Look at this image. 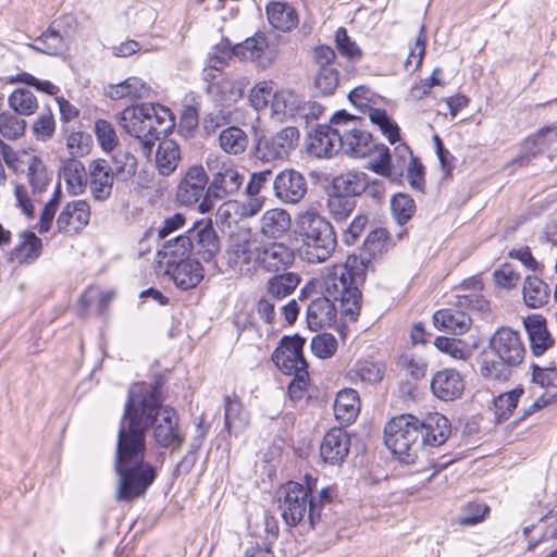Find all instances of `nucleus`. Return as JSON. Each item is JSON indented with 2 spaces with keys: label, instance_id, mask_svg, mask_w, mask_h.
<instances>
[{
  "label": "nucleus",
  "instance_id": "nucleus-4",
  "mask_svg": "<svg viewBox=\"0 0 557 557\" xmlns=\"http://www.w3.org/2000/svg\"><path fill=\"white\" fill-rule=\"evenodd\" d=\"M488 346L495 358H483L480 369L482 376L498 381L508 380L511 369L519 366L525 356L520 334L510 327H500L490 338Z\"/></svg>",
  "mask_w": 557,
  "mask_h": 557
},
{
  "label": "nucleus",
  "instance_id": "nucleus-16",
  "mask_svg": "<svg viewBox=\"0 0 557 557\" xmlns=\"http://www.w3.org/2000/svg\"><path fill=\"white\" fill-rule=\"evenodd\" d=\"M273 193L284 203H298L307 194V181L300 172L285 169L275 175Z\"/></svg>",
  "mask_w": 557,
  "mask_h": 557
},
{
  "label": "nucleus",
  "instance_id": "nucleus-44",
  "mask_svg": "<svg viewBox=\"0 0 557 557\" xmlns=\"http://www.w3.org/2000/svg\"><path fill=\"white\" fill-rule=\"evenodd\" d=\"M111 168L112 173L117 181L127 182L135 176L138 162L133 153L119 150L112 157Z\"/></svg>",
  "mask_w": 557,
  "mask_h": 557
},
{
  "label": "nucleus",
  "instance_id": "nucleus-50",
  "mask_svg": "<svg viewBox=\"0 0 557 557\" xmlns=\"http://www.w3.org/2000/svg\"><path fill=\"white\" fill-rule=\"evenodd\" d=\"M356 201L352 198L344 197L343 195L334 194L330 196L326 207L331 216L336 222L346 220L354 211Z\"/></svg>",
  "mask_w": 557,
  "mask_h": 557
},
{
  "label": "nucleus",
  "instance_id": "nucleus-22",
  "mask_svg": "<svg viewBox=\"0 0 557 557\" xmlns=\"http://www.w3.org/2000/svg\"><path fill=\"white\" fill-rule=\"evenodd\" d=\"M431 389L435 397L444 401L459 398L465 389L461 374L454 369L437 371L431 381Z\"/></svg>",
  "mask_w": 557,
  "mask_h": 557
},
{
  "label": "nucleus",
  "instance_id": "nucleus-54",
  "mask_svg": "<svg viewBox=\"0 0 557 557\" xmlns=\"http://www.w3.org/2000/svg\"><path fill=\"white\" fill-rule=\"evenodd\" d=\"M299 102L295 111L294 121L308 125L309 123L317 121L323 113L324 108L317 101L306 100L299 96Z\"/></svg>",
  "mask_w": 557,
  "mask_h": 557
},
{
  "label": "nucleus",
  "instance_id": "nucleus-38",
  "mask_svg": "<svg viewBox=\"0 0 557 557\" xmlns=\"http://www.w3.org/2000/svg\"><path fill=\"white\" fill-rule=\"evenodd\" d=\"M299 102V95L290 90L276 91L271 101V116L276 122L293 120Z\"/></svg>",
  "mask_w": 557,
  "mask_h": 557
},
{
  "label": "nucleus",
  "instance_id": "nucleus-14",
  "mask_svg": "<svg viewBox=\"0 0 557 557\" xmlns=\"http://www.w3.org/2000/svg\"><path fill=\"white\" fill-rule=\"evenodd\" d=\"M557 152V125L542 128L522 144V154L515 158L513 165H524L531 157L546 154L549 159Z\"/></svg>",
  "mask_w": 557,
  "mask_h": 557
},
{
  "label": "nucleus",
  "instance_id": "nucleus-56",
  "mask_svg": "<svg viewBox=\"0 0 557 557\" xmlns=\"http://www.w3.org/2000/svg\"><path fill=\"white\" fill-rule=\"evenodd\" d=\"M95 134L101 148L110 152L119 143L117 135L111 123L106 120H98L95 123Z\"/></svg>",
  "mask_w": 557,
  "mask_h": 557
},
{
  "label": "nucleus",
  "instance_id": "nucleus-47",
  "mask_svg": "<svg viewBox=\"0 0 557 557\" xmlns=\"http://www.w3.org/2000/svg\"><path fill=\"white\" fill-rule=\"evenodd\" d=\"M27 166V180L33 189V193H41L51 181V175L48 173L46 165L37 156L30 159Z\"/></svg>",
  "mask_w": 557,
  "mask_h": 557
},
{
  "label": "nucleus",
  "instance_id": "nucleus-7",
  "mask_svg": "<svg viewBox=\"0 0 557 557\" xmlns=\"http://www.w3.org/2000/svg\"><path fill=\"white\" fill-rule=\"evenodd\" d=\"M277 497L286 524L295 527L304 522L313 529L320 520V513L310 497L309 487L289 481L277 491Z\"/></svg>",
  "mask_w": 557,
  "mask_h": 557
},
{
  "label": "nucleus",
  "instance_id": "nucleus-10",
  "mask_svg": "<svg viewBox=\"0 0 557 557\" xmlns=\"http://www.w3.org/2000/svg\"><path fill=\"white\" fill-rule=\"evenodd\" d=\"M281 39L278 35L269 39L263 33H256L252 37L234 46V55L243 61L252 62L259 69H268L278 55Z\"/></svg>",
  "mask_w": 557,
  "mask_h": 557
},
{
  "label": "nucleus",
  "instance_id": "nucleus-29",
  "mask_svg": "<svg viewBox=\"0 0 557 557\" xmlns=\"http://www.w3.org/2000/svg\"><path fill=\"white\" fill-rule=\"evenodd\" d=\"M292 218L285 209L272 208L263 212L259 231L267 238L277 239L288 232Z\"/></svg>",
  "mask_w": 557,
  "mask_h": 557
},
{
  "label": "nucleus",
  "instance_id": "nucleus-9",
  "mask_svg": "<svg viewBox=\"0 0 557 557\" xmlns=\"http://www.w3.org/2000/svg\"><path fill=\"white\" fill-rule=\"evenodd\" d=\"M261 242L250 227H238L231 232L225 250L228 265L250 273L255 269Z\"/></svg>",
  "mask_w": 557,
  "mask_h": 557
},
{
  "label": "nucleus",
  "instance_id": "nucleus-20",
  "mask_svg": "<svg viewBox=\"0 0 557 557\" xmlns=\"http://www.w3.org/2000/svg\"><path fill=\"white\" fill-rule=\"evenodd\" d=\"M341 148L337 125H320L309 137L308 152L317 158H331Z\"/></svg>",
  "mask_w": 557,
  "mask_h": 557
},
{
  "label": "nucleus",
  "instance_id": "nucleus-53",
  "mask_svg": "<svg viewBox=\"0 0 557 557\" xmlns=\"http://www.w3.org/2000/svg\"><path fill=\"white\" fill-rule=\"evenodd\" d=\"M26 127V122L12 112L0 113V133L8 139L21 137Z\"/></svg>",
  "mask_w": 557,
  "mask_h": 557
},
{
  "label": "nucleus",
  "instance_id": "nucleus-5",
  "mask_svg": "<svg viewBox=\"0 0 557 557\" xmlns=\"http://www.w3.org/2000/svg\"><path fill=\"white\" fill-rule=\"evenodd\" d=\"M301 255L309 263H322L335 251L337 239L332 224L315 212L307 211L298 218Z\"/></svg>",
  "mask_w": 557,
  "mask_h": 557
},
{
  "label": "nucleus",
  "instance_id": "nucleus-3",
  "mask_svg": "<svg viewBox=\"0 0 557 557\" xmlns=\"http://www.w3.org/2000/svg\"><path fill=\"white\" fill-rule=\"evenodd\" d=\"M120 126L137 139L140 151L149 157L156 141L172 129L171 111L160 104L141 103L125 108L119 119Z\"/></svg>",
  "mask_w": 557,
  "mask_h": 557
},
{
  "label": "nucleus",
  "instance_id": "nucleus-49",
  "mask_svg": "<svg viewBox=\"0 0 557 557\" xmlns=\"http://www.w3.org/2000/svg\"><path fill=\"white\" fill-rule=\"evenodd\" d=\"M384 370L383 364L379 362L361 360L354 366L352 372L355 379L360 382L374 384L382 380Z\"/></svg>",
  "mask_w": 557,
  "mask_h": 557
},
{
  "label": "nucleus",
  "instance_id": "nucleus-8",
  "mask_svg": "<svg viewBox=\"0 0 557 557\" xmlns=\"http://www.w3.org/2000/svg\"><path fill=\"white\" fill-rule=\"evenodd\" d=\"M332 123L337 125L341 148L345 154L363 158L372 152V135L363 128L360 117L341 111L334 114Z\"/></svg>",
  "mask_w": 557,
  "mask_h": 557
},
{
  "label": "nucleus",
  "instance_id": "nucleus-32",
  "mask_svg": "<svg viewBox=\"0 0 557 557\" xmlns=\"http://www.w3.org/2000/svg\"><path fill=\"white\" fill-rule=\"evenodd\" d=\"M181 159V149L175 140H160L154 156V164L161 175L168 176L172 174L176 170Z\"/></svg>",
  "mask_w": 557,
  "mask_h": 557
},
{
  "label": "nucleus",
  "instance_id": "nucleus-37",
  "mask_svg": "<svg viewBox=\"0 0 557 557\" xmlns=\"http://www.w3.org/2000/svg\"><path fill=\"white\" fill-rule=\"evenodd\" d=\"M42 242L33 232H24L20 235L18 245L10 252L13 262L30 263L41 253Z\"/></svg>",
  "mask_w": 557,
  "mask_h": 557
},
{
  "label": "nucleus",
  "instance_id": "nucleus-35",
  "mask_svg": "<svg viewBox=\"0 0 557 557\" xmlns=\"http://www.w3.org/2000/svg\"><path fill=\"white\" fill-rule=\"evenodd\" d=\"M550 289L548 285L535 275H528L522 285V298L527 307L542 308L548 302Z\"/></svg>",
  "mask_w": 557,
  "mask_h": 557
},
{
  "label": "nucleus",
  "instance_id": "nucleus-57",
  "mask_svg": "<svg viewBox=\"0 0 557 557\" xmlns=\"http://www.w3.org/2000/svg\"><path fill=\"white\" fill-rule=\"evenodd\" d=\"M370 121L377 125L382 133L388 138L391 144L398 140L399 128L398 126L387 116L386 112L380 109H370L369 112Z\"/></svg>",
  "mask_w": 557,
  "mask_h": 557
},
{
  "label": "nucleus",
  "instance_id": "nucleus-18",
  "mask_svg": "<svg viewBox=\"0 0 557 557\" xmlns=\"http://www.w3.org/2000/svg\"><path fill=\"white\" fill-rule=\"evenodd\" d=\"M257 256L255 269L268 272H277L294 261L293 250L281 242H261Z\"/></svg>",
  "mask_w": 557,
  "mask_h": 557
},
{
  "label": "nucleus",
  "instance_id": "nucleus-62",
  "mask_svg": "<svg viewBox=\"0 0 557 557\" xmlns=\"http://www.w3.org/2000/svg\"><path fill=\"white\" fill-rule=\"evenodd\" d=\"M273 172L271 170H262L250 174V178L245 187L247 196H259L270 183L273 184Z\"/></svg>",
  "mask_w": 557,
  "mask_h": 557
},
{
  "label": "nucleus",
  "instance_id": "nucleus-64",
  "mask_svg": "<svg viewBox=\"0 0 557 557\" xmlns=\"http://www.w3.org/2000/svg\"><path fill=\"white\" fill-rule=\"evenodd\" d=\"M388 235L383 228H376L370 232L363 242V250L369 256L381 253L387 244Z\"/></svg>",
  "mask_w": 557,
  "mask_h": 557
},
{
  "label": "nucleus",
  "instance_id": "nucleus-39",
  "mask_svg": "<svg viewBox=\"0 0 557 557\" xmlns=\"http://www.w3.org/2000/svg\"><path fill=\"white\" fill-rule=\"evenodd\" d=\"M368 185L367 175L360 172H347L333 180L335 194L352 198L361 195Z\"/></svg>",
  "mask_w": 557,
  "mask_h": 557
},
{
  "label": "nucleus",
  "instance_id": "nucleus-43",
  "mask_svg": "<svg viewBox=\"0 0 557 557\" xmlns=\"http://www.w3.org/2000/svg\"><path fill=\"white\" fill-rule=\"evenodd\" d=\"M219 144L226 153L239 154L246 150L248 137L242 128L230 126L220 133Z\"/></svg>",
  "mask_w": 557,
  "mask_h": 557
},
{
  "label": "nucleus",
  "instance_id": "nucleus-27",
  "mask_svg": "<svg viewBox=\"0 0 557 557\" xmlns=\"http://www.w3.org/2000/svg\"><path fill=\"white\" fill-rule=\"evenodd\" d=\"M523 325L528 332L533 355L541 356L553 346L554 339L547 331L546 319L543 315L530 314L524 318Z\"/></svg>",
  "mask_w": 557,
  "mask_h": 557
},
{
  "label": "nucleus",
  "instance_id": "nucleus-33",
  "mask_svg": "<svg viewBox=\"0 0 557 557\" xmlns=\"http://www.w3.org/2000/svg\"><path fill=\"white\" fill-rule=\"evenodd\" d=\"M60 175L64 180L67 190L73 195L82 194L88 182V171L76 158L63 161Z\"/></svg>",
  "mask_w": 557,
  "mask_h": 557
},
{
  "label": "nucleus",
  "instance_id": "nucleus-21",
  "mask_svg": "<svg viewBox=\"0 0 557 557\" xmlns=\"http://www.w3.org/2000/svg\"><path fill=\"white\" fill-rule=\"evenodd\" d=\"M89 188L98 201L107 200L112 194L114 175L112 168L103 159L92 160L88 166Z\"/></svg>",
  "mask_w": 557,
  "mask_h": 557
},
{
  "label": "nucleus",
  "instance_id": "nucleus-63",
  "mask_svg": "<svg viewBox=\"0 0 557 557\" xmlns=\"http://www.w3.org/2000/svg\"><path fill=\"white\" fill-rule=\"evenodd\" d=\"M337 347L335 338L330 334L315 335L311 339L312 352L319 358L331 357Z\"/></svg>",
  "mask_w": 557,
  "mask_h": 557
},
{
  "label": "nucleus",
  "instance_id": "nucleus-46",
  "mask_svg": "<svg viewBox=\"0 0 557 557\" xmlns=\"http://www.w3.org/2000/svg\"><path fill=\"white\" fill-rule=\"evenodd\" d=\"M9 104L13 113L26 116L34 114L38 109L37 98L26 88L15 89L9 97Z\"/></svg>",
  "mask_w": 557,
  "mask_h": 557
},
{
  "label": "nucleus",
  "instance_id": "nucleus-17",
  "mask_svg": "<svg viewBox=\"0 0 557 557\" xmlns=\"http://www.w3.org/2000/svg\"><path fill=\"white\" fill-rule=\"evenodd\" d=\"M171 262L164 268V273L182 290L196 288L205 277L203 267L197 260H172Z\"/></svg>",
  "mask_w": 557,
  "mask_h": 557
},
{
  "label": "nucleus",
  "instance_id": "nucleus-6",
  "mask_svg": "<svg viewBox=\"0 0 557 557\" xmlns=\"http://www.w3.org/2000/svg\"><path fill=\"white\" fill-rule=\"evenodd\" d=\"M419 428L420 419L412 414L394 417L385 425L384 443L393 455L409 463L422 448Z\"/></svg>",
  "mask_w": 557,
  "mask_h": 557
},
{
  "label": "nucleus",
  "instance_id": "nucleus-60",
  "mask_svg": "<svg viewBox=\"0 0 557 557\" xmlns=\"http://www.w3.org/2000/svg\"><path fill=\"white\" fill-rule=\"evenodd\" d=\"M425 27L421 25L419 35L413 46H410L409 54L405 61V69L409 72H414L422 63L425 53Z\"/></svg>",
  "mask_w": 557,
  "mask_h": 557
},
{
  "label": "nucleus",
  "instance_id": "nucleus-23",
  "mask_svg": "<svg viewBox=\"0 0 557 557\" xmlns=\"http://www.w3.org/2000/svg\"><path fill=\"white\" fill-rule=\"evenodd\" d=\"M350 438L342 428H333L325 435L320 446L321 457L325 462L339 463L348 455Z\"/></svg>",
  "mask_w": 557,
  "mask_h": 557
},
{
  "label": "nucleus",
  "instance_id": "nucleus-55",
  "mask_svg": "<svg viewBox=\"0 0 557 557\" xmlns=\"http://www.w3.org/2000/svg\"><path fill=\"white\" fill-rule=\"evenodd\" d=\"M0 153L5 164L14 172L24 171L23 166L27 165L35 157L26 151H14L9 145L0 139Z\"/></svg>",
  "mask_w": 557,
  "mask_h": 557
},
{
  "label": "nucleus",
  "instance_id": "nucleus-25",
  "mask_svg": "<svg viewBox=\"0 0 557 557\" xmlns=\"http://www.w3.org/2000/svg\"><path fill=\"white\" fill-rule=\"evenodd\" d=\"M188 233L193 237V250L205 261H210L220 251V240L211 224L199 223Z\"/></svg>",
  "mask_w": 557,
  "mask_h": 557
},
{
  "label": "nucleus",
  "instance_id": "nucleus-45",
  "mask_svg": "<svg viewBox=\"0 0 557 557\" xmlns=\"http://www.w3.org/2000/svg\"><path fill=\"white\" fill-rule=\"evenodd\" d=\"M523 394L524 389L522 387H516L494 399L495 418L498 422L505 421L511 416Z\"/></svg>",
  "mask_w": 557,
  "mask_h": 557
},
{
  "label": "nucleus",
  "instance_id": "nucleus-41",
  "mask_svg": "<svg viewBox=\"0 0 557 557\" xmlns=\"http://www.w3.org/2000/svg\"><path fill=\"white\" fill-rule=\"evenodd\" d=\"M149 86L138 77H128L122 83L110 86L109 97L111 99H137L148 96Z\"/></svg>",
  "mask_w": 557,
  "mask_h": 557
},
{
  "label": "nucleus",
  "instance_id": "nucleus-52",
  "mask_svg": "<svg viewBox=\"0 0 557 557\" xmlns=\"http://www.w3.org/2000/svg\"><path fill=\"white\" fill-rule=\"evenodd\" d=\"M369 156L372 157V160L370 161V169L383 176L393 175L392 158L389 150L385 145L374 144V148Z\"/></svg>",
  "mask_w": 557,
  "mask_h": 557
},
{
  "label": "nucleus",
  "instance_id": "nucleus-13",
  "mask_svg": "<svg viewBox=\"0 0 557 557\" xmlns=\"http://www.w3.org/2000/svg\"><path fill=\"white\" fill-rule=\"evenodd\" d=\"M297 127L287 126L269 138H264L259 146L261 159L265 161L284 160L296 149L299 143Z\"/></svg>",
  "mask_w": 557,
  "mask_h": 557
},
{
  "label": "nucleus",
  "instance_id": "nucleus-40",
  "mask_svg": "<svg viewBox=\"0 0 557 557\" xmlns=\"http://www.w3.org/2000/svg\"><path fill=\"white\" fill-rule=\"evenodd\" d=\"M193 237L189 236L187 232L186 235L176 236L173 239H170L164 246L161 255V268L168 267V264L172 263V260H189V253L193 250Z\"/></svg>",
  "mask_w": 557,
  "mask_h": 557
},
{
  "label": "nucleus",
  "instance_id": "nucleus-51",
  "mask_svg": "<svg viewBox=\"0 0 557 557\" xmlns=\"http://www.w3.org/2000/svg\"><path fill=\"white\" fill-rule=\"evenodd\" d=\"M338 82L337 70L334 66H324L318 70L314 86L323 96H330L338 87Z\"/></svg>",
  "mask_w": 557,
  "mask_h": 557
},
{
  "label": "nucleus",
  "instance_id": "nucleus-58",
  "mask_svg": "<svg viewBox=\"0 0 557 557\" xmlns=\"http://www.w3.org/2000/svg\"><path fill=\"white\" fill-rule=\"evenodd\" d=\"M274 94L271 82H259L250 90V104L257 111L263 110L268 107L270 100L272 101Z\"/></svg>",
  "mask_w": 557,
  "mask_h": 557
},
{
  "label": "nucleus",
  "instance_id": "nucleus-11",
  "mask_svg": "<svg viewBox=\"0 0 557 557\" xmlns=\"http://www.w3.org/2000/svg\"><path fill=\"white\" fill-rule=\"evenodd\" d=\"M207 164L210 171L214 170L212 162L208 161ZM215 169L207 188V196L225 199L237 195L245 183L244 173L232 163H222Z\"/></svg>",
  "mask_w": 557,
  "mask_h": 557
},
{
  "label": "nucleus",
  "instance_id": "nucleus-28",
  "mask_svg": "<svg viewBox=\"0 0 557 557\" xmlns=\"http://www.w3.org/2000/svg\"><path fill=\"white\" fill-rule=\"evenodd\" d=\"M70 41V34H62L59 25L52 24L28 47L49 55H61L67 51Z\"/></svg>",
  "mask_w": 557,
  "mask_h": 557
},
{
  "label": "nucleus",
  "instance_id": "nucleus-34",
  "mask_svg": "<svg viewBox=\"0 0 557 557\" xmlns=\"http://www.w3.org/2000/svg\"><path fill=\"white\" fill-rule=\"evenodd\" d=\"M360 409L358 393L346 388L337 393L334 401V414L341 424L351 423Z\"/></svg>",
  "mask_w": 557,
  "mask_h": 557
},
{
  "label": "nucleus",
  "instance_id": "nucleus-61",
  "mask_svg": "<svg viewBox=\"0 0 557 557\" xmlns=\"http://www.w3.org/2000/svg\"><path fill=\"white\" fill-rule=\"evenodd\" d=\"M335 42L339 53L349 60H359L362 55L360 48L348 36L347 30L339 27L335 33Z\"/></svg>",
  "mask_w": 557,
  "mask_h": 557
},
{
  "label": "nucleus",
  "instance_id": "nucleus-30",
  "mask_svg": "<svg viewBox=\"0 0 557 557\" xmlns=\"http://www.w3.org/2000/svg\"><path fill=\"white\" fill-rule=\"evenodd\" d=\"M265 12L270 25L281 32H290L299 23L296 9L287 2L272 1Z\"/></svg>",
  "mask_w": 557,
  "mask_h": 557
},
{
  "label": "nucleus",
  "instance_id": "nucleus-19",
  "mask_svg": "<svg viewBox=\"0 0 557 557\" xmlns=\"http://www.w3.org/2000/svg\"><path fill=\"white\" fill-rule=\"evenodd\" d=\"M90 207L85 200L67 202L57 219V227L60 233L75 235L89 224Z\"/></svg>",
  "mask_w": 557,
  "mask_h": 557
},
{
  "label": "nucleus",
  "instance_id": "nucleus-59",
  "mask_svg": "<svg viewBox=\"0 0 557 557\" xmlns=\"http://www.w3.org/2000/svg\"><path fill=\"white\" fill-rule=\"evenodd\" d=\"M232 55H234V46H231L227 39H222L209 52L208 66L218 71L222 70Z\"/></svg>",
  "mask_w": 557,
  "mask_h": 557
},
{
  "label": "nucleus",
  "instance_id": "nucleus-15",
  "mask_svg": "<svg viewBox=\"0 0 557 557\" xmlns=\"http://www.w3.org/2000/svg\"><path fill=\"white\" fill-rule=\"evenodd\" d=\"M208 185L205 169L201 165L190 166L178 183L176 200L183 206H193L207 195Z\"/></svg>",
  "mask_w": 557,
  "mask_h": 557
},
{
  "label": "nucleus",
  "instance_id": "nucleus-1",
  "mask_svg": "<svg viewBox=\"0 0 557 557\" xmlns=\"http://www.w3.org/2000/svg\"><path fill=\"white\" fill-rule=\"evenodd\" d=\"M157 385H132L117 434L115 471L119 475L116 499L131 502L146 494L156 479L154 468L145 462L146 431L153 428V438L161 447L177 449L184 442L177 412L163 407Z\"/></svg>",
  "mask_w": 557,
  "mask_h": 557
},
{
  "label": "nucleus",
  "instance_id": "nucleus-36",
  "mask_svg": "<svg viewBox=\"0 0 557 557\" xmlns=\"http://www.w3.org/2000/svg\"><path fill=\"white\" fill-rule=\"evenodd\" d=\"M249 424V414L237 397L224 398V425L230 433H242Z\"/></svg>",
  "mask_w": 557,
  "mask_h": 557
},
{
  "label": "nucleus",
  "instance_id": "nucleus-12",
  "mask_svg": "<svg viewBox=\"0 0 557 557\" xmlns=\"http://www.w3.org/2000/svg\"><path fill=\"white\" fill-rule=\"evenodd\" d=\"M305 339L299 335L284 336L272 355L276 367L285 374H306L308 364L304 357L302 349Z\"/></svg>",
  "mask_w": 557,
  "mask_h": 557
},
{
  "label": "nucleus",
  "instance_id": "nucleus-26",
  "mask_svg": "<svg viewBox=\"0 0 557 557\" xmlns=\"http://www.w3.org/2000/svg\"><path fill=\"white\" fill-rule=\"evenodd\" d=\"M246 86L245 78L231 79L227 77L221 78L218 82L211 83L207 91L218 106L230 107L242 98Z\"/></svg>",
  "mask_w": 557,
  "mask_h": 557
},
{
  "label": "nucleus",
  "instance_id": "nucleus-31",
  "mask_svg": "<svg viewBox=\"0 0 557 557\" xmlns=\"http://www.w3.org/2000/svg\"><path fill=\"white\" fill-rule=\"evenodd\" d=\"M433 322L437 330L456 335L463 334L471 325L470 317L462 310L442 309L434 313Z\"/></svg>",
  "mask_w": 557,
  "mask_h": 557
},
{
  "label": "nucleus",
  "instance_id": "nucleus-24",
  "mask_svg": "<svg viewBox=\"0 0 557 557\" xmlns=\"http://www.w3.org/2000/svg\"><path fill=\"white\" fill-rule=\"evenodd\" d=\"M419 431L421 433L420 442H422V448L437 447L449 437L450 424L445 416L435 412L425 420H420Z\"/></svg>",
  "mask_w": 557,
  "mask_h": 557
},
{
  "label": "nucleus",
  "instance_id": "nucleus-2",
  "mask_svg": "<svg viewBox=\"0 0 557 557\" xmlns=\"http://www.w3.org/2000/svg\"><path fill=\"white\" fill-rule=\"evenodd\" d=\"M355 264H335L329 269L323 281L322 295L307 306V324L310 330L330 327L342 320L356 321L361 308V293L358 289L352 268Z\"/></svg>",
  "mask_w": 557,
  "mask_h": 557
},
{
  "label": "nucleus",
  "instance_id": "nucleus-42",
  "mask_svg": "<svg viewBox=\"0 0 557 557\" xmlns=\"http://www.w3.org/2000/svg\"><path fill=\"white\" fill-rule=\"evenodd\" d=\"M299 283V275L286 272L272 276L267 283V292L272 298L280 300L290 295Z\"/></svg>",
  "mask_w": 557,
  "mask_h": 557
},
{
  "label": "nucleus",
  "instance_id": "nucleus-48",
  "mask_svg": "<svg viewBox=\"0 0 557 557\" xmlns=\"http://www.w3.org/2000/svg\"><path fill=\"white\" fill-rule=\"evenodd\" d=\"M391 210L398 224H406L416 212L414 200L407 194H397L391 199Z\"/></svg>",
  "mask_w": 557,
  "mask_h": 557
}]
</instances>
